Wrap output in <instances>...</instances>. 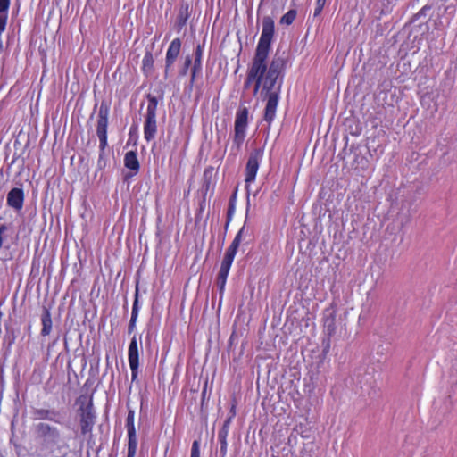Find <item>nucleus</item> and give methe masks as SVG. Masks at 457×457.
Instances as JSON below:
<instances>
[{"mask_svg": "<svg viewBox=\"0 0 457 457\" xmlns=\"http://www.w3.org/2000/svg\"><path fill=\"white\" fill-rule=\"evenodd\" d=\"M274 32L275 25L273 19L270 16H265L262 22L261 37L244 82L245 90L249 89L252 84H254L253 96H256L260 91L266 100L263 120L268 123L269 128L276 118L279 95L287 64V58L278 54L268 62Z\"/></svg>", "mask_w": 457, "mask_h": 457, "instance_id": "nucleus-1", "label": "nucleus"}, {"mask_svg": "<svg viewBox=\"0 0 457 457\" xmlns=\"http://www.w3.org/2000/svg\"><path fill=\"white\" fill-rule=\"evenodd\" d=\"M245 231V226H243L237 235L235 236L233 241L230 245L228 247L223 260L220 264V268L217 276V286L219 287V291L220 294H223L225 290V286L227 282V278L233 263L234 258L237 254L240 243L242 241L243 233Z\"/></svg>", "mask_w": 457, "mask_h": 457, "instance_id": "nucleus-2", "label": "nucleus"}, {"mask_svg": "<svg viewBox=\"0 0 457 457\" xmlns=\"http://www.w3.org/2000/svg\"><path fill=\"white\" fill-rule=\"evenodd\" d=\"M248 114L249 112L246 107L240 108L236 113L234 132L229 148V156L233 158H236L241 153L243 144L245 140Z\"/></svg>", "mask_w": 457, "mask_h": 457, "instance_id": "nucleus-3", "label": "nucleus"}, {"mask_svg": "<svg viewBox=\"0 0 457 457\" xmlns=\"http://www.w3.org/2000/svg\"><path fill=\"white\" fill-rule=\"evenodd\" d=\"M110 102L103 100L101 102L97 120H96V135L99 139V159L98 165L101 163V160L104 156V151L108 146V136L107 129L109 124V112H110Z\"/></svg>", "mask_w": 457, "mask_h": 457, "instance_id": "nucleus-4", "label": "nucleus"}, {"mask_svg": "<svg viewBox=\"0 0 457 457\" xmlns=\"http://www.w3.org/2000/svg\"><path fill=\"white\" fill-rule=\"evenodd\" d=\"M147 98V107L146 112L145 115L144 121V138L150 142L154 140L157 134V107H158V99L156 96L148 94L146 96Z\"/></svg>", "mask_w": 457, "mask_h": 457, "instance_id": "nucleus-5", "label": "nucleus"}, {"mask_svg": "<svg viewBox=\"0 0 457 457\" xmlns=\"http://www.w3.org/2000/svg\"><path fill=\"white\" fill-rule=\"evenodd\" d=\"M262 157V148H255L250 153L245 170V182L247 186L255 181Z\"/></svg>", "mask_w": 457, "mask_h": 457, "instance_id": "nucleus-6", "label": "nucleus"}, {"mask_svg": "<svg viewBox=\"0 0 457 457\" xmlns=\"http://www.w3.org/2000/svg\"><path fill=\"white\" fill-rule=\"evenodd\" d=\"M335 317H336V310L333 307H329L326 309L323 312V327L324 332L328 337V339H323V353L322 356L325 358L327 353L330 348V341L329 337L335 333L336 326H335Z\"/></svg>", "mask_w": 457, "mask_h": 457, "instance_id": "nucleus-7", "label": "nucleus"}, {"mask_svg": "<svg viewBox=\"0 0 457 457\" xmlns=\"http://www.w3.org/2000/svg\"><path fill=\"white\" fill-rule=\"evenodd\" d=\"M134 420L135 411L133 410H129L126 419V428L128 432L127 457H135L137 450V438Z\"/></svg>", "mask_w": 457, "mask_h": 457, "instance_id": "nucleus-8", "label": "nucleus"}, {"mask_svg": "<svg viewBox=\"0 0 457 457\" xmlns=\"http://www.w3.org/2000/svg\"><path fill=\"white\" fill-rule=\"evenodd\" d=\"M128 361L131 370V380L134 382L137 379L139 373V346L136 335L132 337L129 345Z\"/></svg>", "mask_w": 457, "mask_h": 457, "instance_id": "nucleus-9", "label": "nucleus"}, {"mask_svg": "<svg viewBox=\"0 0 457 457\" xmlns=\"http://www.w3.org/2000/svg\"><path fill=\"white\" fill-rule=\"evenodd\" d=\"M182 42L180 38H174L166 52L165 55V67H164V77L168 78L170 71H171L177 58L179 57L181 51Z\"/></svg>", "mask_w": 457, "mask_h": 457, "instance_id": "nucleus-10", "label": "nucleus"}, {"mask_svg": "<svg viewBox=\"0 0 457 457\" xmlns=\"http://www.w3.org/2000/svg\"><path fill=\"white\" fill-rule=\"evenodd\" d=\"M77 413L79 418L81 435L90 434L96 423V415L95 410H82V411H77Z\"/></svg>", "mask_w": 457, "mask_h": 457, "instance_id": "nucleus-11", "label": "nucleus"}, {"mask_svg": "<svg viewBox=\"0 0 457 457\" xmlns=\"http://www.w3.org/2000/svg\"><path fill=\"white\" fill-rule=\"evenodd\" d=\"M360 384V388L365 390L370 388L375 382L374 378V368L361 366L353 372Z\"/></svg>", "mask_w": 457, "mask_h": 457, "instance_id": "nucleus-12", "label": "nucleus"}, {"mask_svg": "<svg viewBox=\"0 0 457 457\" xmlns=\"http://www.w3.org/2000/svg\"><path fill=\"white\" fill-rule=\"evenodd\" d=\"M36 431L40 437L51 443H56L61 437L60 430L47 423H38Z\"/></svg>", "mask_w": 457, "mask_h": 457, "instance_id": "nucleus-13", "label": "nucleus"}, {"mask_svg": "<svg viewBox=\"0 0 457 457\" xmlns=\"http://www.w3.org/2000/svg\"><path fill=\"white\" fill-rule=\"evenodd\" d=\"M25 194L22 188L13 187L12 188L6 196V204L9 207L12 208L16 212L22 210L24 205Z\"/></svg>", "mask_w": 457, "mask_h": 457, "instance_id": "nucleus-14", "label": "nucleus"}, {"mask_svg": "<svg viewBox=\"0 0 457 457\" xmlns=\"http://www.w3.org/2000/svg\"><path fill=\"white\" fill-rule=\"evenodd\" d=\"M124 166L129 172L126 175L127 178H131L138 174L140 170V162L136 150L128 151L124 155Z\"/></svg>", "mask_w": 457, "mask_h": 457, "instance_id": "nucleus-15", "label": "nucleus"}, {"mask_svg": "<svg viewBox=\"0 0 457 457\" xmlns=\"http://www.w3.org/2000/svg\"><path fill=\"white\" fill-rule=\"evenodd\" d=\"M189 16H190V13H189L188 4L182 3L179 5V12H178L175 24H174V27L179 33L186 27Z\"/></svg>", "mask_w": 457, "mask_h": 457, "instance_id": "nucleus-16", "label": "nucleus"}, {"mask_svg": "<svg viewBox=\"0 0 457 457\" xmlns=\"http://www.w3.org/2000/svg\"><path fill=\"white\" fill-rule=\"evenodd\" d=\"M204 53V46L198 44L195 47L194 54V62L193 67L191 69V79L190 82L193 84L195 80L196 76L202 71V58Z\"/></svg>", "mask_w": 457, "mask_h": 457, "instance_id": "nucleus-17", "label": "nucleus"}, {"mask_svg": "<svg viewBox=\"0 0 457 457\" xmlns=\"http://www.w3.org/2000/svg\"><path fill=\"white\" fill-rule=\"evenodd\" d=\"M228 429H229V420H225L221 428L218 432V440L220 445V457H226L227 455V448H228V443H227V437L228 435Z\"/></svg>", "mask_w": 457, "mask_h": 457, "instance_id": "nucleus-18", "label": "nucleus"}, {"mask_svg": "<svg viewBox=\"0 0 457 457\" xmlns=\"http://www.w3.org/2000/svg\"><path fill=\"white\" fill-rule=\"evenodd\" d=\"M41 324H42V328H41V332H40L41 336L46 337V336L50 335V333L52 332V328H53V320H52L50 310L46 307L43 308V312L41 314Z\"/></svg>", "mask_w": 457, "mask_h": 457, "instance_id": "nucleus-19", "label": "nucleus"}, {"mask_svg": "<svg viewBox=\"0 0 457 457\" xmlns=\"http://www.w3.org/2000/svg\"><path fill=\"white\" fill-rule=\"evenodd\" d=\"M138 296H139L138 287L137 286L136 292H135V298H134L133 306H132L131 318H130V320H129V323L128 326L129 334H131L132 332H134V330L136 328V323H137L138 312H139Z\"/></svg>", "mask_w": 457, "mask_h": 457, "instance_id": "nucleus-20", "label": "nucleus"}, {"mask_svg": "<svg viewBox=\"0 0 457 457\" xmlns=\"http://www.w3.org/2000/svg\"><path fill=\"white\" fill-rule=\"evenodd\" d=\"M76 404L79 406L77 411H82V410H95L93 405V394L80 395L76 400Z\"/></svg>", "mask_w": 457, "mask_h": 457, "instance_id": "nucleus-21", "label": "nucleus"}, {"mask_svg": "<svg viewBox=\"0 0 457 457\" xmlns=\"http://www.w3.org/2000/svg\"><path fill=\"white\" fill-rule=\"evenodd\" d=\"M154 60L152 52L146 51V53L145 54V55L143 57L142 67H141L142 72L145 76H149L152 73L153 69H154Z\"/></svg>", "mask_w": 457, "mask_h": 457, "instance_id": "nucleus-22", "label": "nucleus"}, {"mask_svg": "<svg viewBox=\"0 0 457 457\" xmlns=\"http://www.w3.org/2000/svg\"><path fill=\"white\" fill-rule=\"evenodd\" d=\"M57 414V411L47 409H37L35 411L36 417H37L40 420H54L52 417L56 416Z\"/></svg>", "mask_w": 457, "mask_h": 457, "instance_id": "nucleus-23", "label": "nucleus"}, {"mask_svg": "<svg viewBox=\"0 0 457 457\" xmlns=\"http://www.w3.org/2000/svg\"><path fill=\"white\" fill-rule=\"evenodd\" d=\"M236 211V195H234L228 202V206L227 210V220H226V228L229 225L231 222L233 216L235 214Z\"/></svg>", "mask_w": 457, "mask_h": 457, "instance_id": "nucleus-24", "label": "nucleus"}, {"mask_svg": "<svg viewBox=\"0 0 457 457\" xmlns=\"http://www.w3.org/2000/svg\"><path fill=\"white\" fill-rule=\"evenodd\" d=\"M296 10L291 9L287 12L281 18L280 23L285 25H291L296 18Z\"/></svg>", "mask_w": 457, "mask_h": 457, "instance_id": "nucleus-25", "label": "nucleus"}, {"mask_svg": "<svg viewBox=\"0 0 457 457\" xmlns=\"http://www.w3.org/2000/svg\"><path fill=\"white\" fill-rule=\"evenodd\" d=\"M62 448L63 446L57 445L56 447L50 449L48 457H67L66 452L62 453Z\"/></svg>", "mask_w": 457, "mask_h": 457, "instance_id": "nucleus-26", "label": "nucleus"}, {"mask_svg": "<svg viewBox=\"0 0 457 457\" xmlns=\"http://www.w3.org/2000/svg\"><path fill=\"white\" fill-rule=\"evenodd\" d=\"M431 10L429 5L423 6L412 18V21H417L420 17H427L428 12Z\"/></svg>", "mask_w": 457, "mask_h": 457, "instance_id": "nucleus-27", "label": "nucleus"}, {"mask_svg": "<svg viewBox=\"0 0 457 457\" xmlns=\"http://www.w3.org/2000/svg\"><path fill=\"white\" fill-rule=\"evenodd\" d=\"M192 64V59L189 55H187L185 59L184 65L182 69L179 71V76L184 77L187 74L188 69Z\"/></svg>", "mask_w": 457, "mask_h": 457, "instance_id": "nucleus-28", "label": "nucleus"}, {"mask_svg": "<svg viewBox=\"0 0 457 457\" xmlns=\"http://www.w3.org/2000/svg\"><path fill=\"white\" fill-rule=\"evenodd\" d=\"M190 457H200V444L197 440H195L192 444Z\"/></svg>", "mask_w": 457, "mask_h": 457, "instance_id": "nucleus-29", "label": "nucleus"}, {"mask_svg": "<svg viewBox=\"0 0 457 457\" xmlns=\"http://www.w3.org/2000/svg\"><path fill=\"white\" fill-rule=\"evenodd\" d=\"M326 0H317L316 1V16L322 10Z\"/></svg>", "mask_w": 457, "mask_h": 457, "instance_id": "nucleus-30", "label": "nucleus"}, {"mask_svg": "<svg viewBox=\"0 0 457 457\" xmlns=\"http://www.w3.org/2000/svg\"><path fill=\"white\" fill-rule=\"evenodd\" d=\"M236 416V404H232L231 408H230V411H229V416L227 418L226 420H229V424L231 423V420L235 418Z\"/></svg>", "mask_w": 457, "mask_h": 457, "instance_id": "nucleus-31", "label": "nucleus"}]
</instances>
